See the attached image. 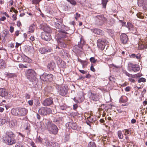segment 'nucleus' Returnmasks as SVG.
Wrapping results in <instances>:
<instances>
[{
    "label": "nucleus",
    "mask_w": 147,
    "mask_h": 147,
    "mask_svg": "<svg viewBox=\"0 0 147 147\" xmlns=\"http://www.w3.org/2000/svg\"><path fill=\"white\" fill-rule=\"evenodd\" d=\"M147 3V0H138V4L139 7H142L144 9Z\"/></svg>",
    "instance_id": "aec40b11"
},
{
    "label": "nucleus",
    "mask_w": 147,
    "mask_h": 147,
    "mask_svg": "<svg viewBox=\"0 0 147 147\" xmlns=\"http://www.w3.org/2000/svg\"><path fill=\"white\" fill-rule=\"evenodd\" d=\"M120 39L121 42L124 44H126L128 40L127 36L124 33L120 35Z\"/></svg>",
    "instance_id": "dca6fc26"
},
{
    "label": "nucleus",
    "mask_w": 147,
    "mask_h": 147,
    "mask_svg": "<svg viewBox=\"0 0 147 147\" xmlns=\"http://www.w3.org/2000/svg\"><path fill=\"white\" fill-rule=\"evenodd\" d=\"M40 78L43 81L46 82H51L55 78L54 76L52 74H44L40 76Z\"/></svg>",
    "instance_id": "6e6552de"
},
{
    "label": "nucleus",
    "mask_w": 147,
    "mask_h": 147,
    "mask_svg": "<svg viewBox=\"0 0 147 147\" xmlns=\"http://www.w3.org/2000/svg\"><path fill=\"white\" fill-rule=\"evenodd\" d=\"M107 32L108 33L109 35L111 36H112L114 34V31L111 29H107Z\"/></svg>",
    "instance_id": "58836bf2"
},
{
    "label": "nucleus",
    "mask_w": 147,
    "mask_h": 147,
    "mask_svg": "<svg viewBox=\"0 0 147 147\" xmlns=\"http://www.w3.org/2000/svg\"><path fill=\"white\" fill-rule=\"evenodd\" d=\"M107 43V41L105 39H99L97 42V46L101 50H103Z\"/></svg>",
    "instance_id": "9d476101"
},
{
    "label": "nucleus",
    "mask_w": 147,
    "mask_h": 147,
    "mask_svg": "<svg viewBox=\"0 0 147 147\" xmlns=\"http://www.w3.org/2000/svg\"><path fill=\"white\" fill-rule=\"evenodd\" d=\"M23 127L24 129H25L29 131V129L30 128L29 124L28 123H26L24 125Z\"/></svg>",
    "instance_id": "2f4dec72"
},
{
    "label": "nucleus",
    "mask_w": 147,
    "mask_h": 147,
    "mask_svg": "<svg viewBox=\"0 0 147 147\" xmlns=\"http://www.w3.org/2000/svg\"><path fill=\"white\" fill-rule=\"evenodd\" d=\"M90 69L93 72H94L95 71V69L94 67L93 64H91V65L90 67Z\"/></svg>",
    "instance_id": "6e6d98bb"
},
{
    "label": "nucleus",
    "mask_w": 147,
    "mask_h": 147,
    "mask_svg": "<svg viewBox=\"0 0 147 147\" xmlns=\"http://www.w3.org/2000/svg\"><path fill=\"white\" fill-rule=\"evenodd\" d=\"M90 62L93 63H95L97 61V60L95 59L94 57H91L90 58Z\"/></svg>",
    "instance_id": "37998d69"
},
{
    "label": "nucleus",
    "mask_w": 147,
    "mask_h": 147,
    "mask_svg": "<svg viewBox=\"0 0 147 147\" xmlns=\"http://www.w3.org/2000/svg\"><path fill=\"white\" fill-rule=\"evenodd\" d=\"M91 31L95 34L102 35L103 34V32L101 30L98 28H95L92 29Z\"/></svg>",
    "instance_id": "5701e85b"
},
{
    "label": "nucleus",
    "mask_w": 147,
    "mask_h": 147,
    "mask_svg": "<svg viewBox=\"0 0 147 147\" xmlns=\"http://www.w3.org/2000/svg\"><path fill=\"white\" fill-rule=\"evenodd\" d=\"M88 121L90 122H92L93 121H94V119L92 117L89 116V117L88 118Z\"/></svg>",
    "instance_id": "3c124183"
},
{
    "label": "nucleus",
    "mask_w": 147,
    "mask_h": 147,
    "mask_svg": "<svg viewBox=\"0 0 147 147\" xmlns=\"http://www.w3.org/2000/svg\"><path fill=\"white\" fill-rule=\"evenodd\" d=\"M59 108L61 110H63L65 109H66V107L64 105L60 106Z\"/></svg>",
    "instance_id": "bf43d9fd"
},
{
    "label": "nucleus",
    "mask_w": 147,
    "mask_h": 147,
    "mask_svg": "<svg viewBox=\"0 0 147 147\" xmlns=\"http://www.w3.org/2000/svg\"><path fill=\"white\" fill-rule=\"evenodd\" d=\"M146 81V79L143 78H140L138 80V82L139 83L141 82H145Z\"/></svg>",
    "instance_id": "79ce46f5"
},
{
    "label": "nucleus",
    "mask_w": 147,
    "mask_h": 147,
    "mask_svg": "<svg viewBox=\"0 0 147 147\" xmlns=\"http://www.w3.org/2000/svg\"><path fill=\"white\" fill-rule=\"evenodd\" d=\"M38 127L40 129L42 130L44 127V123L42 121L40 122L38 124Z\"/></svg>",
    "instance_id": "c9c22d12"
},
{
    "label": "nucleus",
    "mask_w": 147,
    "mask_h": 147,
    "mask_svg": "<svg viewBox=\"0 0 147 147\" xmlns=\"http://www.w3.org/2000/svg\"><path fill=\"white\" fill-rule=\"evenodd\" d=\"M14 27L12 26L10 27L9 31L11 33H12L14 31Z\"/></svg>",
    "instance_id": "0e129e2a"
},
{
    "label": "nucleus",
    "mask_w": 147,
    "mask_h": 147,
    "mask_svg": "<svg viewBox=\"0 0 147 147\" xmlns=\"http://www.w3.org/2000/svg\"><path fill=\"white\" fill-rule=\"evenodd\" d=\"M22 57L24 61L29 63H32V60L26 56L24 55L22 56Z\"/></svg>",
    "instance_id": "a878e982"
},
{
    "label": "nucleus",
    "mask_w": 147,
    "mask_h": 147,
    "mask_svg": "<svg viewBox=\"0 0 147 147\" xmlns=\"http://www.w3.org/2000/svg\"><path fill=\"white\" fill-rule=\"evenodd\" d=\"M123 132L124 133V135L125 136H126L127 135L129 134V131L127 129H124V130L123 131Z\"/></svg>",
    "instance_id": "a18cd8bd"
},
{
    "label": "nucleus",
    "mask_w": 147,
    "mask_h": 147,
    "mask_svg": "<svg viewBox=\"0 0 147 147\" xmlns=\"http://www.w3.org/2000/svg\"><path fill=\"white\" fill-rule=\"evenodd\" d=\"M50 32L49 30L48 32H44L42 33L41 35L42 38L47 41H49L51 38L50 34L49 33Z\"/></svg>",
    "instance_id": "f8f14e48"
},
{
    "label": "nucleus",
    "mask_w": 147,
    "mask_h": 147,
    "mask_svg": "<svg viewBox=\"0 0 147 147\" xmlns=\"http://www.w3.org/2000/svg\"><path fill=\"white\" fill-rule=\"evenodd\" d=\"M61 22L62 20L60 19L59 21L55 22V26L57 28L59 29L58 31L59 32L66 34L67 33L66 31L68 30L69 28L63 25Z\"/></svg>",
    "instance_id": "7ed1b4c3"
},
{
    "label": "nucleus",
    "mask_w": 147,
    "mask_h": 147,
    "mask_svg": "<svg viewBox=\"0 0 147 147\" xmlns=\"http://www.w3.org/2000/svg\"><path fill=\"white\" fill-rule=\"evenodd\" d=\"M6 66L5 61L2 59H0V69L4 68Z\"/></svg>",
    "instance_id": "bb28decb"
},
{
    "label": "nucleus",
    "mask_w": 147,
    "mask_h": 147,
    "mask_svg": "<svg viewBox=\"0 0 147 147\" xmlns=\"http://www.w3.org/2000/svg\"><path fill=\"white\" fill-rule=\"evenodd\" d=\"M15 134L11 131L7 132L5 135L2 137L3 140L7 144L12 145L16 142V140L14 138Z\"/></svg>",
    "instance_id": "f257e3e1"
},
{
    "label": "nucleus",
    "mask_w": 147,
    "mask_h": 147,
    "mask_svg": "<svg viewBox=\"0 0 147 147\" xmlns=\"http://www.w3.org/2000/svg\"><path fill=\"white\" fill-rule=\"evenodd\" d=\"M8 33L9 32L8 30H4L3 31L2 36L3 37L4 39H5V37Z\"/></svg>",
    "instance_id": "473e14b6"
},
{
    "label": "nucleus",
    "mask_w": 147,
    "mask_h": 147,
    "mask_svg": "<svg viewBox=\"0 0 147 147\" xmlns=\"http://www.w3.org/2000/svg\"><path fill=\"white\" fill-rule=\"evenodd\" d=\"M63 120V117H60L57 119H55V121L56 122L62 121Z\"/></svg>",
    "instance_id": "864d4df0"
},
{
    "label": "nucleus",
    "mask_w": 147,
    "mask_h": 147,
    "mask_svg": "<svg viewBox=\"0 0 147 147\" xmlns=\"http://www.w3.org/2000/svg\"><path fill=\"white\" fill-rule=\"evenodd\" d=\"M123 73L124 74H125L127 76H128L129 77H130V74L129 73H128L126 71H123Z\"/></svg>",
    "instance_id": "13d9d810"
},
{
    "label": "nucleus",
    "mask_w": 147,
    "mask_h": 147,
    "mask_svg": "<svg viewBox=\"0 0 147 147\" xmlns=\"http://www.w3.org/2000/svg\"><path fill=\"white\" fill-rule=\"evenodd\" d=\"M46 124L47 129L49 131L54 134H57L58 129L55 125L50 121H48Z\"/></svg>",
    "instance_id": "20e7f679"
},
{
    "label": "nucleus",
    "mask_w": 147,
    "mask_h": 147,
    "mask_svg": "<svg viewBox=\"0 0 147 147\" xmlns=\"http://www.w3.org/2000/svg\"><path fill=\"white\" fill-rule=\"evenodd\" d=\"M79 115V113L77 112H73L71 113V115L73 117L78 116Z\"/></svg>",
    "instance_id": "603ef678"
},
{
    "label": "nucleus",
    "mask_w": 147,
    "mask_h": 147,
    "mask_svg": "<svg viewBox=\"0 0 147 147\" xmlns=\"http://www.w3.org/2000/svg\"><path fill=\"white\" fill-rule=\"evenodd\" d=\"M118 135L120 139H121L123 138V137L121 131H118Z\"/></svg>",
    "instance_id": "e433bc0d"
},
{
    "label": "nucleus",
    "mask_w": 147,
    "mask_h": 147,
    "mask_svg": "<svg viewBox=\"0 0 147 147\" xmlns=\"http://www.w3.org/2000/svg\"><path fill=\"white\" fill-rule=\"evenodd\" d=\"M78 98V100L77 101L78 102H81L84 101V98L82 92L80 93V96Z\"/></svg>",
    "instance_id": "393cba45"
},
{
    "label": "nucleus",
    "mask_w": 147,
    "mask_h": 147,
    "mask_svg": "<svg viewBox=\"0 0 147 147\" xmlns=\"http://www.w3.org/2000/svg\"><path fill=\"white\" fill-rule=\"evenodd\" d=\"M65 126L67 128L69 129H77L78 126L77 124L73 121H69L67 123Z\"/></svg>",
    "instance_id": "ddd939ff"
},
{
    "label": "nucleus",
    "mask_w": 147,
    "mask_h": 147,
    "mask_svg": "<svg viewBox=\"0 0 147 147\" xmlns=\"http://www.w3.org/2000/svg\"><path fill=\"white\" fill-rule=\"evenodd\" d=\"M70 134H65L64 138L65 142L68 141L70 138Z\"/></svg>",
    "instance_id": "f704fd0d"
},
{
    "label": "nucleus",
    "mask_w": 147,
    "mask_h": 147,
    "mask_svg": "<svg viewBox=\"0 0 147 147\" xmlns=\"http://www.w3.org/2000/svg\"><path fill=\"white\" fill-rule=\"evenodd\" d=\"M11 113L13 115L19 116V109L13 108L11 110Z\"/></svg>",
    "instance_id": "b1692460"
},
{
    "label": "nucleus",
    "mask_w": 147,
    "mask_h": 147,
    "mask_svg": "<svg viewBox=\"0 0 147 147\" xmlns=\"http://www.w3.org/2000/svg\"><path fill=\"white\" fill-rule=\"evenodd\" d=\"M63 36L59 38L57 42L58 43V46H57L56 48L60 49L59 47L63 48H65L67 45V38L65 37V34H64Z\"/></svg>",
    "instance_id": "0eeeda50"
},
{
    "label": "nucleus",
    "mask_w": 147,
    "mask_h": 147,
    "mask_svg": "<svg viewBox=\"0 0 147 147\" xmlns=\"http://www.w3.org/2000/svg\"><path fill=\"white\" fill-rule=\"evenodd\" d=\"M80 15L78 13H76V15L75 16L74 18L76 20H78V18L80 17Z\"/></svg>",
    "instance_id": "8fccbe9b"
},
{
    "label": "nucleus",
    "mask_w": 147,
    "mask_h": 147,
    "mask_svg": "<svg viewBox=\"0 0 147 147\" xmlns=\"http://www.w3.org/2000/svg\"><path fill=\"white\" fill-rule=\"evenodd\" d=\"M2 14L3 15H4L5 16H6L7 17H9V16L8 15V14L6 12H2Z\"/></svg>",
    "instance_id": "774afa93"
},
{
    "label": "nucleus",
    "mask_w": 147,
    "mask_h": 147,
    "mask_svg": "<svg viewBox=\"0 0 147 147\" xmlns=\"http://www.w3.org/2000/svg\"><path fill=\"white\" fill-rule=\"evenodd\" d=\"M128 80L129 82L132 83H134L135 81L134 79L131 78H128Z\"/></svg>",
    "instance_id": "052dcab7"
},
{
    "label": "nucleus",
    "mask_w": 147,
    "mask_h": 147,
    "mask_svg": "<svg viewBox=\"0 0 147 147\" xmlns=\"http://www.w3.org/2000/svg\"><path fill=\"white\" fill-rule=\"evenodd\" d=\"M95 23L98 26H102L106 23L107 20L104 17V15H100L97 16L95 17Z\"/></svg>",
    "instance_id": "423d86ee"
},
{
    "label": "nucleus",
    "mask_w": 147,
    "mask_h": 147,
    "mask_svg": "<svg viewBox=\"0 0 147 147\" xmlns=\"http://www.w3.org/2000/svg\"><path fill=\"white\" fill-rule=\"evenodd\" d=\"M7 75L8 77L9 78H11L14 77H16V75L15 74L8 73Z\"/></svg>",
    "instance_id": "ea45409f"
},
{
    "label": "nucleus",
    "mask_w": 147,
    "mask_h": 147,
    "mask_svg": "<svg viewBox=\"0 0 147 147\" xmlns=\"http://www.w3.org/2000/svg\"><path fill=\"white\" fill-rule=\"evenodd\" d=\"M85 42L83 39L81 38L80 42H79L80 49H82L83 45L85 44Z\"/></svg>",
    "instance_id": "c85d7f7f"
},
{
    "label": "nucleus",
    "mask_w": 147,
    "mask_h": 147,
    "mask_svg": "<svg viewBox=\"0 0 147 147\" xmlns=\"http://www.w3.org/2000/svg\"><path fill=\"white\" fill-rule=\"evenodd\" d=\"M27 110L24 108H19V116L25 115L27 113Z\"/></svg>",
    "instance_id": "4be33fe9"
},
{
    "label": "nucleus",
    "mask_w": 147,
    "mask_h": 147,
    "mask_svg": "<svg viewBox=\"0 0 147 147\" xmlns=\"http://www.w3.org/2000/svg\"><path fill=\"white\" fill-rule=\"evenodd\" d=\"M6 123H9L10 122V119L8 117H5Z\"/></svg>",
    "instance_id": "680f3d73"
},
{
    "label": "nucleus",
    "mask_w": 147,
    "mask_h": 147,
    "mask_svg": "<svg viewBox=\"0 0 147 147\" xmlns=\"http://www.w3.org/2000/svg\"><path fill=\"white\" fill-rule=\"evenodd\" d=\"M60 52L62 56H64L67 55V53L66 52H65L63 49L61 50Z\"/></svg>",
    "instance_id": "49530a36"
},
{
    "label": "nucleus",
    "mask_w": 147,
    "mask_h": 147,
    "mask_svg": "<svg viewBox=\"0 0 147 147\" xmlns=\"http://www.w3.org/2000/svg\"><path fill=\"white\" fill-rule=\"evenodd\" d=\"M25 75L27 78L30 82H33L36 79V73L34 70L29 69L25 72Z\"/></svg>",
    "instance_id": "f03ea898"
},
{
    "label": "nucleus",
    "mask_w": 147,
    "mask_h": 147,
    "mask_svg": "<svg viewBox=\"0 0 147 147\" xmlns=\"http://www.w3.org/2000/svg\"><path fill=\"white\" fill-rule=\"evenodd\" d=\"M56 67L55 64L53 62H51L48 63L47 67L48 69L50 71L54 70V69Z\"/></svg>",
    "instance_id": "6ab92c4d"
},
{
    "label": "nucleus",
    "mask_w": 147,
    "mask_h": 147,
    "mask_svg": "<svg viewBox=\"0 0 147 147\" xmlns=\"http://www.w3.org/2000/svg\"><path fill=\"white\" fill-rule=\"evenodd\" d=\"M15 147H24V146L23 143H17Z\"/></svg>",
    "instance_id": "de8ad7c7"
},
{
    "label": "nucleus",
    "mask_w": 147,
    "mask_h": 147,
    "mask_svg": "<svg viewBox=\"0 0 147 147\" xmlns=\"http://www.w3.org/2000/svg\"><path fill=\"white\" fill-rule=\"evenodd\" d=\"M82 64V67L84 68L85 67L88 65V62L86 60H84Z\"/></svg>",
    "instance_id": "a19ab883"
},
{
    "label": "nucleus",
    "mask_w": 147,
    "mask_h": 147,
    "mask_svg": "<svg viewBox=\"0 0 147 147\" xmlns=\"http://www.w3.org/2000/svg\"><path fill=\"white\" fill-rule=\"evenodd\" d=\"M50 111V109L42 107L38 110V113L39 114L42 115H45L49 113Z\"/></svg>",
    "instance_id": "4468645a"
},
{
    "label": "nucleus",
    "mask_w": 147,
    "mask_h": 147,
    "mask_svg": "<svg viewBox=\"0 0 147 147\" xmlns=\"http://www.w3.org/2000/svg\"><path fill=\"white\" fill-rule=\"evenodd\" d=\"M141 57V55L138 53L137 55H136V57L135 58L137 59H139Z\"/></svg>",
    "instance_id": "e2e57ef3"
},
{
    "label": "nucleus",
    "mask_w": 147,
    "mask_h": 147,
    "mask_svg": "<svg viewBox=\"0 0 147 147\" xmlns=\"http://www.w3.org/2000/svg\"><path fill=\"white\" fill-rule=\"evenodd\" d=\"M8 94L7 90L4 88H0V96L2 97L6 96Z\"/></svg>",
    "instance_id": "412c9836"
},
{
    "label": "nucleus",
    "mask_w": 147,
    "mask_h": 147,
    "mask_svg": "<svg viewBox=\"0 0 147 147\" xmlns=\"http://www.w3.org/2000/svg\"><path fill=\"white\" fill-rule=\"evenodd\" d=\"M68 90V88L67 86H62L59 88L58 92L60 95L64 96L67 93Z\"/></svg>",
    "instance_id": "9b49d317"
},
{
    "label": "nucleus",
    "mask_w": 147,
    "mask_h": 147,
    "mask_svg": "<svg viewBox=\"0 0 147 147\" xmlns=\"http://www.w3.org/2000/svg\"><path fill=\"white\" fill-rule=\"evenodd\" d=\"M42 103L45 106H50L53 104V99L52 98H47L44 100Z\"/></svg>",
    "instance_id": "f3484780"
},
{
    "label": "nucleus",
    "mask_w": 147,
    "mask_h": 147,
    "mask_svg": "<svg viewBox=\"0 0 147 147\" xmlns=\"http://www.w3.org/2000/svg\"><path fill=\"white\" fill-rule=\"evenodd\" d=\"M99 96L97 93H93L91 92L90 99L94 101H97L99 100Z\"/></svg>",
    "instance_id": "a211bd4d"
},
{
    "label": "nucleus",
    "mask_w": 147,
    "mask_h": 147,
    "mask_svg": "<svg viewBox=\"0 0 147 147\" xmlns=\"http://www.w3.org/2000/svg\"><path fill=\"white\" fill-rule=\"evenodd\" d=\"M127 70L130 72L133 71L135 72H136L140 70V67L138 65L129 63L128 65Z\"/></svg>",
    "instance_id": "1a4fd4ad"
},
{
    "label": "nucleus",
    "mask_w": 147,
    "mask_h": 147,
    "mask_svg": "<svg viewBox=\"0 0 147 147\" xmlns=\"http://www.w3.org/2000/svg\"><path fill=\"white\" fill-rule=\"evenodd\" d=\"M136 16L137 17L139 18L142 19L143 18V16L140 13H137Z\"/></svg>",
    "instance_id": "5fc2aeb1"
},
{
    "label": "nucleus",
    "mask_w": 147,
    "mask_h": 147,
    "mask_svg": "<svg viewBox=\"0 0 147 147\" xmlns=\"http://www.w3.org/2000/svg\"><path fill=\"white\" fill-rule=\"evenodd\" d=\"M130 87L127 86L126 87V88L125 89V90L126 92H129L130 90Z\"/></svg>",
    "instance_id": "69168bd1"
},
{
    "label": "nucleus",
    "mask_w": 147,
    "mask_h": 147,
    "mask_svg": "<svg viewBox=\"0 0 147 147\" xmlns=\"http://www.w3.org/2000/svg\"><path fill=\"white\" fill-rule=\"evenodd\" d=\"M31 30L29 31L31 32H33L34 31V29L33 27L32 26H30L29 27V30Z\"/></svg>",
    "instance_id": "338daca9"
},
{
    "label": "nucleus",
    "mask_w": 147,
    "mask_h": 147,
    "mask_svg": "<svg viewBox=\"0 0 147 147\" xmlns=\"http://www.w3.org/2000/svg\"><path fill=\"white\" fill-rule=\"evenodd\" d=\"M88 147H96L95 143L93 142H90L88 144Z\"/></svg>",
    "instance_id": "7c9ffc66"
},
{
    "label": "nucleus",
    "mask_w": 147,
    "mask_h": 147,
    "mask_svg": "<svg viewBox=\"0 0 147 147\" xmlns=\"http://www.w3.org/2000/svg\"><path fill=\"white\" fill-rule=\"evenodd\" d=\"M52 51V49L50 47L45 48L44 47H41L39 49V52L42 54H44L49 52H51Z\"/></svg>",
    "instance_id": "2eb2a0df"
},
{
    "label": "nucleus",
    "mask_w": 147,
    "mask_h": 147,
    "mask_svg": "<svg viewBox=\"0 0 147 147\" xmlns=\"http://www.w3.org/2000/svg\"><path fill=\"white\" fill-rule=\"evenodd\" d=\"M108 1V0H102V5L103 7L104 8H106L107 3Z\"/></svg>",
    "instance_id": "72a5a7b5"
},
{
    "label": "nucleus",
    "mask_w": 147,
    "mask_h": 147,
    "mask_svg": "<svg viewBox=\"0 0 147 147\" xmlns=\"http://www.w3.org/2000/svg\"><path fill=\"white\" fill-rule=\"evenodd\" d=\"M61 61L60 63L61 67L63 68H65L66 66V63L63 61L61 60L60 61V62Z\"/></svg>",
    "instance_id": "4c0bfd02"
},
{
    "label": "nucleus",
    "mask_w": 147,
    "mask_h": 147,
    "mask_svg": "<svg viewBox=\"0 0 147 147\" xmlns=\"http://www.w3.org/2000/svg\"><path fill=\"white\" fill-rule=\"evenodd\" d=\"M79 42H78V45H76L74 48V49L75 51L76 52H78V51H81V50L82 49H80L79 48Z\"/></svg>",
    "instance_id": "cd10ccee"
},
{
    "label": "nucleus",
    "mask_w": 147,
    "mask_h": 147,
    "mask_svg": "<svg viewBox=\"0 0 147 147\" xmlns=\"http://www.w3.org/2000/svg\"><path fill=\"white\" fill-rule=\"evenodd\" d=\"M19 66L20 68H27L28 66L27 65H24L22 63H20L19 65Z\"/></svg>",
    "instance_id": "c03bdc74"
},
{
    "label": "nucleus",
    "mask_w": 147,
    "mask_h": 147,
    "mask_svg": "<svg viewBox=\"0 0 147 147\" xmlns=\"http://www.w3.org/2000/svg\"><path fill=\"white\" fill-rule=\"evenodd\" d=\"M128 101V99L127 97L125 96L123 98L121 97L120 99V101L121 102L124 103L127 102Z\"/></svg>",
    "instance_id": "c756f323"
},
{
    "label": "nucleus",
    "mask_w": 147,
    "mask_h": 147,
    "mask_svg": "<svg viewBox=\"0 0 147 147\" xmlns=\"http://www.w3.org/2000/svg\"><path fill=\"white\" fill-rule=\"evenodd\" d=\"M109 80L112 82H115V78L114 77L112 76H110L109 78Z\"/></svg>",
    "instance_id": "09e8293b"
},
{
    "label": "nucleus",
    "mask_w": 147,
    "mask_h": 147,
    "mask_svg": "<svg viewBox=\"0 0 147 147\" xmlns=\"http://www.w3.org/2000/svg\"><path fill=\"white\" fill-rule=\"evenodd\" d=\"M40 143H42L46 146L47 147H59V145L58 143L53 142L50 143V142L47 139H45L43 140L42 142V139L39 136V138H37V141Z\"/></svg>",
    "instance_id": "39448f33"
},
{
    "label": "nucleus",
    "mask_w": 147,
    "mask_h": 147,
    "mask_svg": "<svg viewBox=\"0 0 147 147\" xmlns=\"http://www.w3.org/2000/svg\"><path fill=\"white\" fill-rule=\"evenodd\" d=\"M1 123L2 124H4L5 123H6V121L5 117H3L1 120Z\"/></svg>",
    "instance_id": "4d7b16f0"
}]
</instances>
